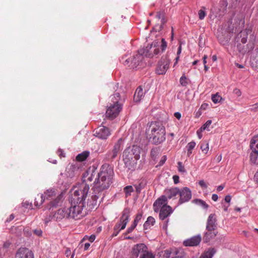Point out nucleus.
<instances>
[{"mask_svg": "<svg viewBox=\"0 0 258 258\" xmlns=\"http://www.w3.org/2000/svg\"><path fill=\"white\" fill-rule=\"evenodd\" d=\"M178 170L180 172H185V169L181 162H178Z\"/></svg>", "mask_w": 258, "mask_h": 258, "instance_id": "nucleus-50", "label": "nucleus"}, {"mask_svg": "<svg viewBox=\"0 0 258 258\" xmlns=\"http://www.w3.org/2000/svg\"><path fill=\"white\" fill-rule=\"evenodd\" d=\"M57 153H58V156L60 157V158H62V157H64V153H63V151L61 149H59L57 151Z\"/></svg>", "mask_w": 258, "mask_h": 258, "instance_id": "nucleus-61", "label": "nucleus"}, {"mask_svg": "<svg viewBox=\"0 0 258 258\" xmlns=\"http://www.w3.org/2000/svg\"><path fill=\"white\" fill-rule=\"evenodd\" d=\"M145 92L143 91V89L141 86H139L136 89L134 96V100L136 102H139L141 101L142 97L144 96Z\"/></svg>", "mask_w": 258, "mask_h": 258, "instance_id": "nucleus-27", "label": "nucleus"}, {"mask_svg": "<svg viewBox=\"0 0 258 258\" xmlns=\"http://www.w3.org/2000/svg\"><path fill=\"white\" fill-rule=\"evenodd\" d=\"M199 19L200 20H203L205 16H206V13L204 10L201 9L198 13Z\"/></svg>", "mask_w": 258, "mask_h": 258, "instance_id": "nucleus-49", "label": "nucleus"}, {"mask_svg": "<svg viewBox=\"0 0 258 258\" xmlns=\"http://www.w3.org/2000/svg\"><path fill=\"white\" fill-rule=\"evenodd\" d=\"M180 84L183 86H186L187 84V78L184 75H183L179 80Z\"/></svg>", "mask_w": 258, "mask_h": 258, "instance_id": "nucleus-42", "label": "nucleus"}, {"mask_svg": "<svg viewBox=\"0 0 258 258\" xmlns=\"http://www.w3.org/2000/svg\"><path fill=\"white\" fill-rule=\"evenodd\" d=\"M130 213L131 210L128 208H126L123 210L119 220L117 222V224L121 226V229H124L125 228L126 224L129 221Z\"/></svg>", "mask_w": 258, "mask_h": 258, "instance_id": "nucleus-18", "label": "nucleus"}, {"mask_svg": "<svg viewBox=\"0 0 258 258\" xmlns=\"http://www.w3.org/2000/svg\"><path fill=\"white\" fill-rule=\"evenodd\" d=\"M166 160H167L166 156H165V155L163 156L159 162V165H162L165 162Z\"/></svg>", "mask_w": 258, "mask_h": 258, "instance_id": "nucleus-58", "label": "nucleus"}, {"mask_svg": "<svg viewBox=\"0 0 258 258\" xmlns=\"http://www.w3.org/2000/svg\"><path fill=\"white\" fill-rule=\"evenodd\" d=\"M172 212V209L170 206H164L160 210L159 217L161 220H164Z\"/></svg>", "mask_w": 258, "mask_h": 258, "instance_id": "nucleus-24", "label": "nucleus"}, {"mask_svg": "<svg viewBox=\"0 0 258 258\" xmlns=\"http://www.w3.org/2000/svg\"><path fill=\"white\" fill-rule=\"evenodd\" d=\"M199 185L203 188H207L208 186L204 180H200L199 182Z\"/></svg>", "mask_w": 258, "mask_h": 258, "instance_id": "nucleus-56", "label": "nucleus"}, {"mask_svg": "<svg viewBox=\"0 0 258 258\" xmlns=\"http://www.w3.org/2000/svg\"><path fill=\"white\" fill-rule=\"evenodd\" d=\"M251 106V111H252L253 112L258 111V102L252 105Z\"/></svg>", "mask_w": 258, "mask_h": 258, "instance_id": "nucleus-54", "label": "nucleus"}, {"mask_svg": "<svg viewBox=\"0 0 258 258\" xmlns=\"http://www.w3.org/2000/svg\"><path fill=\"white\" fill-rule=\"evenodd\" d=\"M233 93L234 94L236 95L237 97H239L241 95V92L238 88H235L233 90Z\"/></svg>", "mask_w": 258, "mask_h": 258, "instance_id": "nucleus-52", "label": "nucleus"}, {"mask_svg": "<svg viewBox=\"0 0 258 258\" xmlns=\"http://www.w3.org/2000/svg\"><path fill=\"white\" fill-rule=\"evenodd\" d=\"M79 167L76 164H69L64 171L61 173V175L66 178H72L78 175Z\"/></svg>", "mask_w": 258, "mask_h": 258, "instance_id": "nucleus-12", "label": "nucleus"}, {"mask_svg": "<svg viewBox=\"0 0 258 258\" xmlns=\"http://www.w3.org/2000/svg\"><path fill=\"white\" fill-rule=\"evenodd\" d=\"M169 61L166 58L162 57L158 62L156 72L158 75H164L169 68Z\"/></svg>", "mask_w": 258, "mask_h": 258, "instance_id": "nucleus-15", "label": "nucleus"}, {"mask_svg": "<svg viewBox=\"0 0 258 258\" xmlns=\"http://www.w3.org/2000/svg\"><path fill=\"white\" fill-rule=\"evenodd\" d=\"M147 249V247L144 243L135 245L132 249L131 258H137L139 255L141 257Z\"/></svg>", "mask_w": 258, "mask_h": 258, "instance_id": "nucleus-11", "label": "nucleus"}, {"mask_svg": "<svg viewBox=\"0 0 258 258\" xmlns=\"http://www.w3.org/2000/svg\"><path fill=\"white\" fill-rule=\"evenodd\" d=\"M212 120H208L206 123L200 128L201 132H203L205 130H207L208 131H210L211 128H213V126H211Z\"/></svg>", "mask_w": 258, "mask_h": 258, "instance_id": "nucleus-35", "label": "nucleus"}, {"mask_svg": "<svg viewBox=\"0 0 258 258\" xmlns=\"http://www.w3.org/2000/svg\"><path fill=\"white\" fill-rule=\"evenodd\" d=\"M140 258H154L153 254L148 252V250H146L143 254L140 257Z\"/></svg>", "mask_w": 258, "mask_h": 258, "instance_id": "nucleus-46", "label": "nucleus"}, {"mask_svg": "<svg viewBox=\"0 0 258 258\" xmlns=\"http://www.w3.org/2000/svg\"><path fill=\"white\" fill-rule=\"evenodd\" d=\"M200 148L203 153L206 154L208 153L209 149L208 143L206 141H203L201 142Z\"/></svg>", "mask_w": 258, "mask_h": 258, "instance_id": "nucleus-38", "label": "nucleus"}, {"mask_svg": "<svg viewBox=\"0 0 258 258\" xmlns=\"http://www.w3.org/2000/svg\"><path fill=\"white\" fill-rule=\"evenodd\" d=\"M143 58V56L141 54L137 53L130 57H127L126 56H123L121 58V61L124 66L134 69L137 68L140 64Z\"/></svg>", "mask_w": 258, "mask_h": 258, "instance_id": "nucleus-6", "label": "nucleus"}, {"mask_svg": "<svg viewBox=\"0 0 258 258\" xmlns=\"http://www.w3.org/2000/svg\"><path fill=\"white\" fill-rule=\"evenodd\" d=\"M56 191L54 189H47L45 192V197L47 199L55 197L56 195Z\"/></svg>", "mask_w": 258, "mask_h": 258, "instance_id": "nucleus-36", "label": "nucleus"}, {"mask_svg": "<svg viewBox=\"0 0 258 258\" xmlns=\"http://www.w3.org/2000/svg\"><path fill=\"white\" fill-rule=\"evenodd\" d=\"M89 186L85 184H81L78 187H74L72 190L70 202L78 204L82 202L85 205V199L87 196Z\"/></svg>", "mask_w": 258, "mask_h": 258, "instance_id": "nucleus-4", "label": "nucleus"}, {"mask_svg": "<svg viewBox=\"0 0 258 258\" xmlns=\"http://www.w3.org/2000/svg\"><path fill=\"white\" fill-rule=\"evenodd\" d=\"M113 168L108 164H104L97 173V177L94 180L93 192L91 199L88 200L87 205L90 209H93L97 205V200L102 199L104 190L107 189L112 183L114 176Z\"/></svg>", "mask_w": 258, "mask_h": 258, "instance_id": "nucleus-1", "label": "nucleus"}, {"mask_svg": "<svg viewBox=\"0 0 258 258\" xmlns=\"http://www.w3.org/2000/svg\"><path fill=\"white\" fill-rule=\"evenodd\" d=\"M133 191V188L132 186H126L124 188V191L126 194V196L131 195V193Z\"/></svg>", "mask_w": 258, "mask_h": 258, "instance_id": "nucleus-44", "label": "nucleus"}, {"mask_svg": "<svg viewBox=\"0 0 258 258\" xmlns=\"http://www.w3.org/2000/svg\"><path fill=\"white\" fill-rule=\"evenodd\" d=\"M250 161L251 163L258 164V136L253 137L250 141Z\"/></svg>", "mask_w": 258, "mask_h": 258, "instance_id": "nucleus-8", "label": "nucleus"}, {"mask_svg": "<svg viewBox=\"0 0 258 258\" xmlns=\"http://www.w3.org/2000/svg\"><path fill=\"white\" fill-rule=\"evenodd\" d=\"M122 148L123 140L120 138L114 144L112 149L105 155V159L108 161L113 160L117 157V155L120 153Z\"/></svg>", "mask_w": 258, "mask_h": 258, "instance_id": "nucleus-7", "label": "nucleus"}, {"mask_svg": "<svg viewBox=\"0 0 258 258\" xmlns=\"http://www.w3.org/2000/svg\"><path fill=\"white\" fill-rule=\"evenodd\" d=\"M175 254L176 256L171 257V258H184V255L182 253L177 252L176 251H175Z\"/></svg>", "mask_w": 258, "mask_h": 258, "instance_id": "nucleus-57", "label": "nucleus"}, {"mask_svg": "<svg viewBox=\"0 0 258 258\" xmlns=\"http://www.w3.org/2000/svg\"><path fill=\"white\" fill-rule=\"evenodd\" d=\"M142 216L143 213L142 212L138 213L136 215V216L134 220L133 223L135 224L136 225H137L139 221H141V220L142 219Z\"/></svg>", "mask_w": 258, "mask_h": 258, "instance_id": "nucleus-41", "label": "nucleus"}, {"mask_svg": "<svg viewBox=\"0 0 258 258\" xmlns=\"http://www.w3.org/2000/svg\"><path fill=\"white\" fill-rule=\"evenodd\" d=\"M217 234V231L216 230H211L207 231L204 234L203 239L205 242H208L211 239L214 238Z\"/></svg>", "mask_w": 258, "mask_h": 258, "instance_id": "nucleus-26", "label": "nucleus"}, {"mask_svg": "<svg viewBox=\"0 0 258 258\" xmlns=\"http://www.w3.org/2000/svg\"><path fill=\"white\" fill-rule=\"evenodd\" d=\"M97 177V174H96L95 170H88L83 173L82 176L83 182L81 184H85L89 186V184H91V182L94 180H95L96 178Z\"/></svg>", "mask_w": 258, "mask_h": 258, "instance_id": "nucleus-17", "label": "nucleus"}, {"mask_svg": "<svg viewBox=\"0 0 258 258\" xmlns=\"http://www.w3.org/2000/svg\"><path fill=\"white\" fill-rule=\"evenodd\" d=\"M167 197L165 196H162L153 204L154 211L157 212L161 208L164 206H168L167 205Z\"/></svg>", "mask_w": 258, "mask_h": 258, "instance_id": "nucleus-20", "label": "nucleus"}, {"mask_svg": "<svg viewBox=\"0 0 258 258\" xmlns=\"http://www.w3.org/2000/svg\"><path fill=\"white\" fill-rule=\"evenodd\" d=\"M15 218V216L14 214H11L9 217L6 220L7 222H10L12 220H13Z\"/></svg>", "mask_w": 258, "mask_h": 258, "instance_id": "nucleus-62", "label": "nucleus"}, {"mask_svg": "<svg viewBox=\"0 0 258 258\" xmlns=\"http://www.w3.org/2000/svg\"><path fill=\"white\" fill-rule=\"evenodd\" d=\"M192 202L204 209H207L209 207V205L201 199H195L192 201Z\"/></svg>", "mask_w": 258, "mask_h": 258, "instance_id": "nucleus-32", "label": "nucleus"}, {"mask_svg": "<svg viewBox=\"0 0 258 258\" xmlns=\"http://www.w3.org/2000/svg\"><path fill=\"white\" fill-rule=\"evenodd\" d=\"M121 226L120 225H119V224H117L116 223L113 228V230H118V231H120L122 230V229H121Z\"/></svg>", "mask_w": 258, "mask_h": 258, "instance_id": "nucleus-59", "label": "nucleus"}, {"mask_svg": "<svg viewBox=\"0 0 258 258\" xmlns=\"http://www.w3.org/2000/svg\"><path fill=\"white\" fill-rule=\"evenodd\" d=\"M217 219L215 214H211L207 219L206 230L211 231V230H216L217 228Z\"/></svg>", "mask_w": 258, "mask_h": 258, "instance_id": "nucleus-21", "label": "nucleus"}, {"mask_svg": "<svg viewBox=\"0 0 258 258\" xmlns=\"http://www.w3.org/2000/svg\"><path fill=\"white\" fill-rule=\"evenodd\" d=\"M155 223V219L152 217L149 216L147 218V220L145 222V223L144 224V228L145 229H147L148 228V226L149 225H154V224Z\"/></svg>", "mask_w": 258, "mask_h": 258, "instance_id": "nucleus-34", "label": "nucleus"}, {"mask_svg": "<svg viewBox=\"0 0 258 258\" xmlns=\"http://www.w3.org/2000/svg\"><path fill=\"white\" fill-rule=\"evenodd\" d=\"M141 148L134 146L126 148L123 152V161L125 166L130 170L134 169L137 164V161L140 158Z\"/></svg>", "mask_w": 258, "mask_h": 258, "instance_id": "nucleus-2", "label": "nucleus"}, {"mask_svg": "<svg viewBox=\"0 0 258 258\" xmlns=\"http://www.w3.org/2000/svg\"><path fill=\"white\" fill-rule=\"evenodd\" d=\"M179 196L180 198L178 201L179 204L188 202L191 198V191L189 188L184 187L181 189H179Z\"/></svg>", "mask_w": 258, "mask_h": 258, "instance_id": "nucleus-13", "label": "nucleus"}, {"mask_svg": "<svg viewBox=\"0 0 258 258\" xmlns=\"http://www.w3.org/2000/svg\"><path fill=\"white\" fill-rule=\"evenodd\" d=\"M89 155V152L88 151H84L76 156V160L78 161H85Z\"/></svg>", "mask_w": 258, "mask_h": 258, "instance_id": "nucleus-33", "label": "nucleus"}, {"mask_svg": "<svg viewBox=\"0 0 258 258\" xmlns=\"http://www.w3.org/2000/svg\"><path fill=\"white\" fill-rule=\"evenodd\" d=\"M16 258H34L33 252L28 248H20L16 254Z\"/></svg>", "mask_w": 258, "mask_h": 258, "instance_id": "nucleus-22", "label": "nucleus"}, {"mask_svg": "<svg viewBox=\"0 0 258 258\" xmlns=\"http://www.w3.org/2000/svg\"><path fill=\"white\" fill-rule=\"evenodd\" d=\"M196 143L194 141L190 142L186 146V148L187 149V155L188 157L190 156L192 154V151L194 148L195 147Z\"/></svg>", "mask_w": 258, "mask_h": 258, "instance_id": "nucleus-37", "label": "nucleus"}, {"mask_svg": "<svg viewBox=\"0 0 258 258\" xmlns=\"http://www.w3.org/2000/svg\"><path fill=\"white\" fill-rule=\"evenodd\" d=\"M235 23V27L238 28L241 32V30L244 26L245 20L244 17L242 14H239L236 16Z\"/></svg>", "mask_w": 258, "mask_h": 258, "instance_id": "nucleus-25", "label": "nucleus"}, {"mask_svg": "<svg viewBox=\"0 0 258 258\" xmlns=\"http://www.w3.org/2000/svg\"><path fill=\"white\" fill-rule=\"evenodd\" d=\"M50 217L54 221H59L64 218H69L67 206L53 212Z\"/></svg>", "mask_w": 258, "mask_h": 258, "instance_id": "nucleus-16", "label": "nucleus"}, {"mask_svg": "<svg viewBox=\"0 0 258 258\" xmlns=\"http://www.w3.org/2000/svg\"><path fill=\"white\" fill-rule=\"evenodd\" d=\"M221 96L218 95L217 94L213 95L212 96V101L215 103L219 102L221 100Z\"/></svg>", "mask_w": 258, "mask_h": 258, "instance_id": "nucleus-43", "label": "nucleus"}, {"mask_svg": "<svg viewBox=\"0 0 258 258\" xmlns=\"http://www.w3.org/2000/svg\"><path fill=\"white\" fill-rule=\"evenodd\" d=\"M160 43L158 42H153L152 44L148 45L145 49L143 53L146 56L153 57L154 55H158L160 52L159 48Z\"/></svg>", "mask_w": 258, "mask_h": 258, "instance_id": "nucleus-9", "label": "nucleus"}, {"mask_svg": "<svg viewBox=\"0 0 258 258\" xmlns=\"http://www.w3.org/2000/svg\"><path fill=\"white\" fill-rule=\"evenodd\" d=\"M215 253L216 250L214 248H210L203 253L200 258H212Z\"/></svg>", "mask_w": 258, "mask_h": 258, "instance_id": "nucleus-30", "label": "nucleus"}, {"mask_svg": "<svg viewBox=\"0 0 258 258\" xmlns=\"http://www.w3.org/2000/svg\"><path fill=\"white\" fill-rule=\"evenodd\" d=\"M179 188L176 187L166 189L164 190V193L165 196L167 197V199L174 198L176 196L179 195Z\"/></svg>", "mask_w": 258, "mask_h": 258, "instance_id": "nucleus-23", "label": "nucleus"}, {"mask_svg": "<svg viewBox=\"0 0 258 258\" xmlns=\"http://www.w3.org/2000/svg\"><path fill=\"white\" fill-rule=\"evenodd\" d=\"M148 134L153 143L158 145L163 143L166 139L165 127L159 122L152 123L148 129Z\"/></svg>", "mask_w": 258, "mask_h": 258, "instance_id": "nucleus-3", "label": "nucleus"}, {"mask_svg": "<svg viewBox=\"0 0 258 258\" xmlns=\"http://www.w3.org/2000/svg\"><path fill=\"white\" fill-rule=\"evenodd\" d=\"M111 101L112 102V103H110V104L112 105H122L121 103L119 102L120 100V94L118 92L115 93L113 95L110 96Z\"/></svg>", "mask_w": 258, "mask_h": 258, "instance_id": "nucleus-29", "label": "nucleus"}, {"mask_svg": "<svg viewBox=\"0 0 258 258\" xmlns=\"http://www.w3.org/2000/svg\"><path fill=\"white\" fill-rule=\"evenodd\" d=\"M122 109V105L110 104L106 111V117L110 119L116 117Z\"/></svg>", "mask_w": 258, "mask_h": 258, "instance_id": "nucleus-10", "label": "nucleus"}, {"mask_svg": "<svg viewBox=\"0 0 258 258\" xmlns=\"http://www.w3.org/2000/svg\"><path fill=\"white\" fill-rule=\"evenodd\" d=\"M63 200V195L62 194L59 195L56 199L50 202V207L51 208L56 207L61 203Z\"/></svg>", "mask_w": 258, "mask_h": 258, "instance_id": "nucleus-31", "label": "nucleus"}, {"mask_svg": "<svg viewBox=\"0 0 258 258\" xmlns=\"http://www.w3.org/2000/svg\"><path fill=\"white\" fill-rule=\"evenodd\" d=\"M201 240V236L198 235L186 239L183 242V244L185 246H196L199 245Z\"/></svg>", "mask_w": 258, "mask_h": 258, "instance_id": "nucleus-19", "label": "nucleus"}, {"mask_svg": "<svg viewBox=\"0 0 258 258\" xmlns=\"http://www.w3.org/2000/svg\"><path fill=\"white\" fill-rule=\"evenodd\" d=\"M45 196L42 194H38L35 199L34 205L36 207H39L45 200Z\"/></svg>", "mask_w": 258, "mask_h": 258, "instance_id": "nucleus-28", "label": "nucleus"}, {"mask_svg": "<svg viewBox=\"0 0 258 258\" xmlns=\"http://www.w3.org/2000/svg\"><path fill=\"white\" fill-rule=\"evenodd\" d=\"M85 207V205L82 202L73 204L69 202L67 205L69 218L78 220L84 217L87 213Z\"/></svg>", "mask_w": 258, "mask_h": 258, "instance_id": "nucleus-5", "label": "nucleus"}, {"mask_svg": "<svg viewBox=\"0 0 258 258\" xmlns=\"http://www.w3.org/2000/svg\"><path fill=\"white\" fill-rule=\"evenodd\" d=\"M94 135L98 138L106 140L111 135L109 129L105 126H100L94 131Z\"/></svg>", "mask_w": 258, "mask_h": 258, "instance_id": "nucleus-14", "label": "nucleus"}, {"mask_svg": "<svg viewBox=\"0 0 258 258\" xmlns=\"http://www.w3.org/2000/svg\"><path fill=\"white\" fill-rule=\"evenodd\" d=\"M10 245V243L9 242H5L3 246V247L1 248V250H3V252L5 253L7 251L8 248L9 247Z\"/></svg>", "mask_w": 258, "mask_h": 258, "instance_id": "nucleus-47", "label": "nucleus"}, {"mask_svg": "<svg viewBox=\"0 0 258 258\" xmlns=\"http://www.w3.org/2000/svg\"><path fill=\"white\" fill-rule=\"evenodd\" d=\"M157 155V151L156 149H153L151 151V156L154 159L156 157V156Z\"/></svg>", "mask_w": 258, "mask_h": 258, "instance_id": "nucleus-55", "label": "nucleus"}, {"mask_svg": "<svg viewBox=\"0 0 258 258\" xmlns=\"http://www.w3.org/2000/svg\"><path fill=\"white\" fill-rule=\"evenodd\" d=\"M254 180L255 181V182L258 184V170L255 173L254 176Z\"/></svg>", "mask_w": 258, "mask_h": 258, "instance_id": "nucleus-64", "label": "nucleus"}, {"mask_svg": "<svg viewBox=\"0 0 258 258\" xmlns=\"http://www.w3.org/2000/svg\"><path fill=\"white\" fill-rule=\"evenodd\" d=\"M231 200V197L229 195L226 196L225 198V201L227 203H229L230 202Z\"/></svg>", "mask_w": 258, "mask_h": 258, "instance_id": "nucleus-63", "label": "nucleus"}, {"mask_svg": "<svg viewBox=\"0 0 258 258\" xmlns=\"http://www.w3.org/2000/svg\"><path fill=\"white\" fill-rule=\"evenodd\" d=\"M160 47L161 49V52H163L167 47V42L164 38H162L161 40Z\"/></svg>", "mask_w": 258, "mask_h": 258, "instance_id": "nucleus-45", "label": "nucleus"}, {"mask_svg": "<svg viewBox=\"0 0 258 258\" xmlns=\"http://www.w3.org/2000/svg\"><path fill=\"white\" fill-rule=\"evenodd\" d=\"M175 251H172L170 249L165 250L164 252L163 256L165 258H170V257H173L175 255Z\"/></svg>", "mask_w": 258, "mask_h": 258, "instance_id": "nucleus-39", "label": "nucleus"}, {"mask_svg": "<svg viewBox=\"0 0 258 258\" xmlns=\"http://www.w3.org/2000/svg\"><path fill=\"white\" fill-rule=\"evenodd\" d=\"M137 225L134 224V223H132V224L131 225L130 227H128L126 231V232L124 233L125 235H126L128 233H130L132 232L136 228Z\"/></svg>", "mask_w": 258, "mask_h": 258, "instance_id": "nucleus-48", "label": "nucleus"}, {"mask_svg": "<svg viewBox=\"0 0 258 258\" xmlns=\"http://www.w3.org/2000/svg\"><path fill=\"white\" fill-rule=\"evenodd\" d=\"M179 177L178 175H174L173 176V179L175 184H177L179 182Z\"/></svg>", "mask_w": 258, "mask_h": 258, "instance_id": "nucleus-60", "label": "nucleus"}, {"mask_svg": "<svg viewBox=\"0 0 258 258\" xmlns=\"http://www.w3.org/2000/svg\"><path fill=\"white\" fill-rule=\"evenodd\" d=\"M22 204L23 207L27 209L32 207V204L28 201L23 202Z\"/></svg>", "mask_w": 258, "mask_h": 258, "instance_id": "nucleus-51", "label": "nucleus"}, {"mask_svg": "<svg viewBox=\"0 0 258 258\" xmlns=\"http://www.w3.org/2000/svg\"><path fill=\"white\" fill-rule=\"evenodd\" d=\"M164 13L163 12H158L156 13V17L158 19H161V23L162 24H164L165 23V21L164 19Z\"/></svg>", "mask_w": 258, "mask_h": 258, "instance_id": "nucleus-40", "label": "nucleus"}, {"mask_svg": "<svg viewBox=\"0 0 258 258\" xmlns=\"http://www.w3.org/2000/svg\"><path fill=\"white\" fill-rule=\"evenodd\" d=\"M34 233L38 236H41L42 234V231L40 229H35L33 231Z\"/></svg>", "mask_w": 258, "mask_h": 258, "instance_id": "nucleus-53", "label": "nucleus"}]
</instances>
